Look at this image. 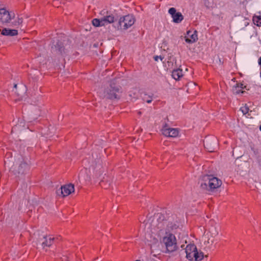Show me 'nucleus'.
Here are the masks:
<instances>
[{
  "label": "nucleus",
  "instance_id": "9b49d317",
  "mask_svg": "<svg viewBox=\"0 0 261 261\" xmlns=\"http://www.w3.org/2000/svg\"><path fill=\"white\" fill-rule=\"evenodd\" d=\"M69 49L66 46H64L62 42L58 41L54 46L51 47V51L53 53L64 57L69 52Z\"/></svg>",
  "mask_w": 261,
  "mask_h": 261
},
{
  "label": "nucleus",
  "instance_id": "f8f14e48",
  "mask_svg": "<svg viewBox=\"0 0 261 261\" xmlns=\"http://www.w3.org/2000/svg\"><path fill=\"white\" fill-rule=\"evenodd\" d=\"M218 141L216 138L212 137L206 138L204 141L205 148L209 152H214L217 149Z\"/></svg>",
  "mask_w": 261,
  "mask_h": 261
},
{
  "label": "nucleus",
  "instance_id": "393cba45",
  "mask_svg": "<svg viewBox=\"0 0 261 261\" xmlns=\"http://www.w3.org/2000/svg\"><path fill=\"white\" fill-rule=\"evenodd\" d=\"M210 232L212 233L213 237H215L218 234V231L216 229V228H212Z\"/></svg>",
  "mask_w": 261,
  "mask_h": 261
},
{
  "label": "nucleus",
  "instance_id": "a878e982",
  "mask_svg": "<svg viewBox=\"0 0 261 261\" xmlns=\"http://www.w3.org/2000/svg\"><path fill=\"white\" fill-rule=\"evenodd\" d=\"M153 59L155 61H158L160 59L161 61H162L163 59H164V57L161 56H155L153 57Z\"/></svg>",
  "mask_w": 261,
  "mask_h": 261
},
{
  "label": "nucleus",
  "instance_id": "b1692460",
  "mask_svg": "<svg viewBox=\"0 0 261 261\" xmlns=\"http://www.w3.org/2000/svg\"><path fill=\"white\" fill-rule=\"evenodd\" d=\"M256 20L255 18H253V21L254 22V24H255L257 26H261V17L260 16H257L256 17Z\"/></svg>",
  "mask_w": 261,
  "mask_h": 261
},
{
  "label": "nucleus",
  "instance_id": "412c9836",
  "mask_svg": "<svg viewBox=\"0 0 261 261\" xmlns=\"http://www.w3.org/2000/svg\"><path fill=\"white\" fill-rule=\"evenodd\" d=\"M95 172L96 175L100 177L103 172V169L100 163H99L95 168Z\"/></svg>",
  "mask_w": 261,
  "mask_h": 261
},
{
  "label": "nucleus",
  "instance_id": "f257e3e1",
  "mask_svg": "<svg viewBox=\"0 0 261 261\" xmlns=\"http://www.w3.org/2000/svg\"><path fill=\"white\" fill-rule=\"evenodd\" d=\"M4 165L10 171L18 178L22 179L30 170V166L27 159L21 155L7 152L4 158Z\"/></svg>",
  "mask_w": 261,
  "mask_h": 261
},
{
  "label": "nucleus",
  "instance_id": "1a4fd4ad",
  "mask_svg": "<svg viewBox=\"0 0 261 261\" xmlns=\"http://www.w3.org/2000/svg\"><path fill=\"white\" fill-rule=\"evenodd\" d=\"M134 17L132 15H127L120 18L117 28L118 29L126 30L134 24Z\"/></svg>",
  "mask_w": 261,
  "mask_h": 261
},
{
  "label": "nucleus",
  "instance_id": "c85d7f7f",
  "mask_svg": "<svg viewBox=\"0 0 261 261\" xmlns=\"http://www.w3.org/2000/svg\"><path fill=\"white\" fill-rule=\"evenodd\" d=\"M146 102L150 103L152 101V98L150 97L149 99L146 100Z\"/></svg>",
  "mask_w": 261,
  "mask_h": 261
},
{
  "label": "nucleus",
  "instance_id": "f03ea898",
  "mask_svg": "<svg viewBox=\"0 0 261 261\" xmlns=\"http://www.w3.org/2000/svg\"><path fill=\"white\" fill-rule=\"evenodd\" d=\"M174 216H172L169 217L168 220H165L164 215L161 213H158L154 215L153 219L151 220L149 219L144 221L145 229L147 232H153L157 229L162 230L165 228V226L167 227V231L173 230L178 227L179 223V219L176 217V220H174Z\"/></svg>",
  "mask_w": 261,
  "mask_h": 261
},
{
  "label": "nucleus",
  "instance_id": "20e7f679",
  "mask_svg": "<svg viewBox=\"0 0 261 261\" xmlns=\"http://www.w3.org/2000/svg\"><path fill=\"white\" fill-rule=\"evenodd\" d=\"M221 185L222 181L217 177L206 175L203 177L200 187L202 189L212 191L220 187Z\"/></svg>",
  "mask_w": 261,
  "mask_h": 261
},
{
  "label": "nucleus",
  "instance_id": "c756f323",
  "mask_svg": "<svg viewBox=\"0 0 261 261\" xmlns=\"http://www.w3.org/2000/svg\"><path fill=\"white\" fill-rule=\"evenodd\" d=\"M17 128V125H15V126H14L13 128H12V132H13L14 130H16V129Z\"/></svg>",
  "mask_w": 261,
  "mask_h": 261
},
{
  "label": "nucleus",
  "instance_id": "dca6fc26",
  "mask_svg": "<svg viewBox=\"0 0 261 261\" xmlns=\"http://www.w3.org/2000/svg\"><path fill=\"white\" fill-rule=\"evenodd\" d=\"M196 31H188L187 32V35L185 37V41L188 43H192L197 41L198 39Z\"/></svg>",
  "mask_w": 261,
  "mask_h": 261
},
{
  "label": "nucleus",
  "instance_id": "2eb2a0df",
  "mask_svg": "<svg viewBox=\"0 0 261 261\" xmlns=\"http://www.w3.org/2000/svg\"><path fill=\"white\" fill-rule=\"evenodd\" d=\"M162 132L165 136L168 137H176L179 133L177 128H168L166 126L162 128Z\"/></svg>",
  "mask_w": 261,
  "mask_h": 261
},
{
  "label": "nucleus",
  "instance_id": "39448f33",
  "mask_svg": "<svg viewBox=\"0 0 261 261\" xmlns=\"http://www.w3.org/2000/svg\"><path fill=\"white\" fill-rule=\"evenodd\" d=\"M185 252L186 258L190 261H201L204 257L203 253L198 252L197 247L193 244L187 245Z\"/></svg>",
  "mask_w": 261,
  "mask_h": 261
},
{
  "label": "nucleus",
  "instance_id": "f704fd0d",
  "mask_svg": "<svg viewBox=\"0 0 261 261\" xmlns=\"http://www.w3.org/2000/svg\"><path fill=\"white\" fill-rule=\"evenodd\" d=\"M260 130H261V124H260Z\"/></svg>",
  "mask_w": 261,
  "mask_h": 261
},
{
  "label": "nucleus",
  "instance_id": "72a5a7b5",
  "mask_svg": "<svg viewBox=\"0 0 261 261\" xmlns=\"http://www.w3.org/2000/svg\"><path fill=\"white\" fill-rule=\"evenodd\" d=\"M141 114V112H139V114H140V115Z\"/></svg>",
  "mask_w": 261,
  "mask_h": 261
},
{
  "label": "nucleus",
  "instance_id": "5701e85b",
  "mask_svg": "<svg viewBox=\"0 0 261 261\" xmlns=\"http://www.w3.org/2000/svg\"><path fill=\"white\" fill-rule=\"evenodd\" d=\"M240 110L242 112L243 115H246L249 112V108L246 106H244L240 108Z\"/></svg>",
  "mask_w": 261,
  "mask_h": 261
},
{
  "label": "nucleus",
  "instance_id": "a211bd4d",
  "mask_svg": "<svg viewBox=\"0 0 261 261\" xmlns=\"http://www.w3.org/2000/svg\"><path fill=\"white\" fill-rule=\"evenodd\" d=\"M246 88L245 86L242 83H237L235 86L232 87V92L234 94H239L240 93H244V91L243 89Z\"/></svg>",
  "mask_w": 261,
  "mask_h": 261
},
{
  "label": "nucleus",
  "instance_id": "6e6552de",
  "mask_svg": "<svg viewBox=\"0 0 261 261\" xmlns=\"http://www.w3.org/2000/svg\"><path fill=\"white\" fill-rule=\"evenodd\" d=\"M114 21V16L106 12V15L101 17L100 18L97 19L95 18L92 20V24L95 27L103 26L109 23H111Z\"/></svg>",
  "mask_w": 261,
  "mask_h": 261
},
{
  "label": "nucleus",
  "instance_id": "423d86ee",
  "mask_svg": "<svg viewBox=\"0 0 261 261\" xmlns=\"http://www.w3.org/2000/svg\"><path fill=\"white\" fill-rule=\"evenodd\" d=\"M121 88L114 84H111L104 91V97L110 99H118L121 97Z\"/></svg>",
  "mask_w": 261,
  "mask_h": 261
},
{
  "label": "nucleus",
  "instance_id": "aec40b11",
  "mask_svg": "<svg viewBox=\"0 0 261 261\" xmlns=\"http://www.w3.org/2000/svg\"><path fill=\"white\" fill-rule=\"evenodd\" d=\"M182 70L180 68H177L173 70L172 72V76L175 80H179L182 76Z\"/></svg>",
  "mask_w": 261,
  "mask_h": 261
},
{
  "label": "nucleus",
  "instance_id": "4be33fe9",
  "mask_svg": "<svg viewBox=\"0 0 261 261\" xmlns=\"http://www.w3.org/2000/svg\"><path fill=\"white\" fill-rule=\"evenodd\" d=\"M22 18L18 17L17 20H15V21L12 22L10 25L16 27V26L19 25L20 24L22 23Z\"/></svg>",
  "mask_w": 261,
  "mask_h": 261
},
{
  "label": "nucleus",
  "instance_id": "f3484780",
  "mask_svg": "<svg viewBox=\"0 0 261 261\" xmlns=\"http://www.w3.org/2000/svg\"><path fill=\"white\" fill-rule=\"evenodd\" d=\"M32 119L36 120L41 115L40 106H32L31 107Z\"/></svg>",
  "mask_w": 261,
  "mask_h": 261
},
{
  "label": "nucleus",
  "instance_id": "9d476101",
  "mask_svg": "<svg viewBox=\"0 0 261 261\" xmlns=\"http://www.w3.org/2000/svg\"><path fill=\"white\" fill-rule=\"evenodd\" d=\"M15 14L12 12H9L5 9H0V23L3 24H11L10 21L14 19Z\"/></svg>",
  "mask_w": 261,
  "mask_h": 261
},
{
  "label": "nucleus",
  "instance_id": "0eeeda50",
  "mask_svg": "<svg viewBox=\"0 0 261 261\" xmlns=\"http://www.w3.org/2000/svg\"><path fill=\"white\" fill-rule=\"evenodd\" d=\"M162 241L168 252H172L177 249L176 239L173 234L167 233Z\"/></svg>",
  "mask_w": 261,
  "mask_h": 261
},
{
  "label": "nucleus",
  "instance_id": "cd10ccee",
  "mask_svg": "<svg viewBox=\"0 0 261 261\" xmlns=\"http://www.w3.org/2000/svg\"><path fill=\"white\" fill-rule=\"evenodd\" d=\"M103 179L101 180V181H100V186H101V187H103V183H104V182H105V178L103 177Z\"/></svg>",
  "mask_w": 261,
  "mask_h": 261
},
{
  "label": "nucleus",
  "instance_id": "bb28decb",
  "mask_svg": "<svg viewBox=\"0 0 261 261\" xmlns=\"http://www.w3.org/2000/svg\"><path fill=\"white\" fill-rule=\"evenodd\" d=\"M214 243V239H208L207 241L205 242V243L212 245Z\"/></svg>",
  "mask_w": 261,
  "mask_h": 261
},
{
  "label": "nucleus",
  "instance_id": "c9c22d12",
  "mask_svg": "<svg viewBox=\"0 0 261 261\" xmlns=\"http://www.w3.org/2000/svg\"><path fill=\"white\" fill-rule=\"evenodd\" d=\"M136 261H141V260H136Z\"/></svg>",
  "mask_w": 261,
  "mask_h": 261
},
{
  "label": "nucleus",
  "instance_id": "2f4dec72",
  "mask_svg": "<svg viewBox=\"0 0 261 261\" xmlns=\"http://www.w3.org/2000/svg\"><path fill=\"white\" fill-rule=\"evenodd\" d=\"M14 87L15 88H16V87H17V85H16V84H15V85H14Z\"/></svg>",
  "mask_w": 261,
  "mask_h": 261
},
{
  "label": "nucleus",
  "instance_id": "7ed1b4c3",
  "mask_svg": "<svg viewBox=\"0 0 261 261\" xmlns=\"http://www.w3.org/2000/svg\"><path fill=\"white\" fill-rule=\"evenodd\" d=\"M34 243L37 248H41L46 249V248L49 247L53 244L55 238L50 236H47L43 232L41 233L37 231L34 234Z\"/></svg>",
  "mask_w": 261,
  "mask_h": 261
},
{
  "label": "nucleus",
  "instance_id": "4468645a",
  "mask_svg": "<svg viewBox=\"0 0 261 261\" xmlns=\"http://www.w3.org/2000/svg\"><path fill=\"white\" fill-rule=\"evenodd\" d=\"M168 13L171 15L173 21L179 23L184 19V16L180 12H177L174 8H171L168 10Z\"/></svg>",
  "mask_w": 261,
  "mask_h": 261
},
{
  "label": "nucleus",
  "instance_id": "7c9ffc66",
  "mask_svg": "<svg viewBox=\"0 0 261 261\" xmlns=\"http://www.w3.org/2000/svg\"><path fill=\"white\" fill-rule=\"evenodd\" d=\"M258 64L261 66V57L258 59Z\"/></svg>",
  "mask_w": 261,
  "mask_h": 261
},
{
  "label": "nucleus",
  "instance_id": "ddd939ff",
  "mask_svg": "<svg viewBox=\"0 0 261 261\" xmlns=\"http://www.w3.org/2000/svg\"><path fill=\"white\" fill-rule=\"evenodd\" d=\"M74 191V185L72 184H69L61 186V187L57 190V193L58 195H61L62 197H66Z\"/></svg>",
  "mask_w": 261,
  "mask_h": 261
},
{
  "label": "nucleus",
  "instance_id": "6ab92c4d",
  "mask_svg": "<svg viewBox=\"0 0 261 261\" xmlns=\"http://www.w3.org/2000/svg\"><path fill=\"white\" fill-rule=\"evenodd\" d=\"M2 34L5 36H14L18 34L17 30L5 28L3 29Z\"/></svg>",
  "mask_w": 261,
  "mask_h": 261
},
{
  "label": "nucleus",
  "instance_id": "473e14b6",
  "mask_svg": "<svg viewBox=\"0 0 261 261\" xmlns=\"http://www.w3.org/2000/svg\"><path fill=\"white\" fill-rule=\"evenodd\" d=\"M104 187H105V188H107L108 187L107 186H106Z\"/></svg>",
  "mask_w": 261,
  "mask_h": 261
}]
</instances>
